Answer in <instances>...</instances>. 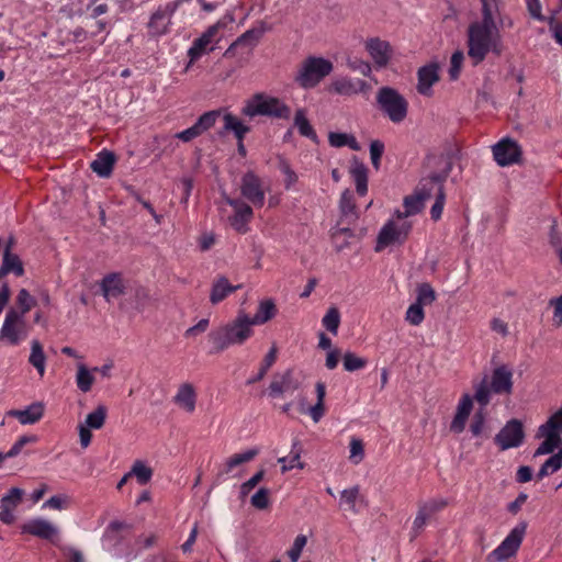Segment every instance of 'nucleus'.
Instances as JSON below:
<instances>
[{
    "mask_svg": "<svg viewBox=\"0 0 562 562\" xmlns=\"http://www.w3.org/2000/svg\"><path fill=\"white\" fill-rule=\"evenodd\" d=\"M513 371L505 364L495 368L491 379L486 376L475 385L474 400L485 408L491 402L492 394H506L513 392Z\"/></svg>",
    "mask_w": 562,
    "mask_h": 562,
    "instance_id": "nucleus-3",
    "label": "nucleus"
},
{
    "mask_svg": "<svg viewBox=\"0 0 562 562\" xmlns=\"http://www.w3.org/2000/svg\"><path fill=\"white\" fill-rule=\"evenodd\" d=\"M333 70L330 60L310 56L302 61L295 75V82L303 89L316 87Z\"/></svg>",
    "mask_w": 562,
    "mask_h": 562,
    "instance_id": "nucleus-5",
    "label": "nucleus"
},
{
    "mask_svg": "<svg viewBox=\"0 0 562 562\" xmlns=\"http://www.w3.org/2000/svg\"><path fill=\"white\" fill-rule=\"evenodd\" d=\"M29 362L37 370L41 376L45 373L46 356L43 350V346L36 339L31 342V355Z\"/></svg>",
    "mask_w": 562,
    "mask_h": 562,
    "instance_id": "nucleus-36",
    "label": "nucleus"
},
{
    "mask_svg": "<svg viewBox=\"0 0 562 562\" xmlns=\"http://www.w3.org/2000/svg\"><path fill=\"white\" fill-rule=\"evenodd\" d=\"M115 164V156L112 151L102 150L95 159L90 164V168L99 177L106 178L112 173Z\"/></svg>",
    "mask_w": 562,
    "mask_h": 562,
    "instance_id": "nucleus-25",
    "label": "nucleus"
},
{
    "mask_svg": "<svg viewBox=\"0 0 562 562\" xmlns=\"http://www.w3.org/2000/svg\"><path fill=\"white\" fill-rule=\"evenodd\" d=\"M254 334L250 316L245 312H238L235 319L228 324L211 330L207 335L212 345L211 353H218L234 345H243Z\"/></svg>",
    "mask_w": 562,
    "mask_h": 562,
    "instance_id": "nucleus-2",
    "label": "nucleus"
},
{
    "mask_svg": "<svg viewBox=\"0 0 562 562\" xmlns=\"http://www.w3.org/2000/svg\"><path fill=\"white\" fill-rule=\"evenodd\" d=\"M447 175L432 173L420 180L415 193L425 202L430 199L434 192L435 195L439 192V187H443Z\"/></svg>",
    "mask_w": 562,
    "mask_h": 562,
    "instance_id": "nucleus-24",
    "label": "nucleus"
},
{
    "mask_svg": "<svg viewBox=\"0 0 562 562\" xmlns=\"http://www.w3.org/2000/svg\"><path fill=\"white\" fill-rule=\"evenodd\" d=\"M105 417L106 407L99 405L93 412L87 415L85 425L92 429H100L104 425Z\"/></svg>",
    "mask_w": 562,
    "mask_h": 562,
    "instance_id": "nucleus-45",
    "label": "nucleus"
},
{
    "mask_svg": "<svg viewBox=\"0 0 562 562\" xmlns=\"http://www.w3.org/2000/svg\"><path fill=\"white\" fill-rule=\"evenodd\" d=\"M463 59H464V55L462 52L457 50L452 54L451 59H450V68H449V77L451 80L458 79L460 71H461V66H462Z\"/></svg>",
    "mask_w": 562,
    "mask_h": 562,
    "instance_id": "nucleus-61",
    "label": "nucleus"
},
{
    "mask_svg": "<svg viewBox=\"0 0 562 562\" xmlns=\"http://www.w3.org/2000/svg\"><path fill=\"white\" fill-rule=\"evenodd\" d=\"M384 151V144L381 140H372L370 144V158L373 167L379 169L380 160Z\"/></svg>",
    "mask_w": 562,
    "mask_h": 562,
    "instance_id": "nucleus-64",
    "label": "nucleus"
},
{
    "mask_svg": "<svg viewBox=\"0 0 562 562\" xmlns=\"http://www.w3.org/2000/svg\"><path fill=\"white\" fill-rule=\"evenodd\" d=\"M102 294L106 301L116 299L124 293V283L119 273H110L102 279Z\"/></svg>",
    "mask_w": 562,
    "mask_h": 562,
    "instance_id": "nucleus-26",
    "label": "nucleus"
},
{
    "mask_svg": "<svg viewBox=\"0 0 562 562\" xmlns=\"http://www.w3.org/2000/svg\"><path fill=\"white\" fill-rule=\"evenodd\" d=\"M446 202V194L443 187H439V192L436 194L435 203L432 204L430 209V216L434 221H438L441 217L443 206Z\"/></svg>",
    "mask_w": 562,
    "mask_h": 562,
    "instance_id": "nucleus-58",
    "label": "nucleus"
},
{
    "mask_svg": "<svg viewBox=\"0 0 562 562\" xmlns=\"http://www.w3.org/2000/svg\"><path fill=\"white\" fill-rule=\"evenodd\" d=\"M328 142L333 147L350 146L352 149H358V144L353 136L345 133H329Z\"/></svg>",
    "mask_w": 562,
    "mask_h": 562,
    "instance_id": "nucleus-50",
    "label": "nucleus"
},
{
    "mask_svg": "<svg viewBox=\"0 0 562 562\" xmlns=\"http://www.w3.org/2000/svg\"><path fill=\"white\" fill-rule=\"evenodd\" d=\"M76 383L78 389L83 393L89 392L94 383V376L85 364L78 366Z\"/></svg>",
    "mask_w": 562,
    "mask_h": 562,
    "instance_id": "nucleus-41",
    "label": "nucleus"
},
{
    "mask_svg": "<svg viewBox=\"0 0 562 562\" xmlns=\"http://www.w3.org/2000/svg\"><path fill=\"white\" fill-rule=\"evenodd\" d=\"M360 494V487L358 485L350 488H346L340 493V505L349 512L356 513V502Z\"/></svg>",
    "mask_w": 562,
    "mask_h": 562,
    "instance_id": "nucleus-42",
    "label": "nucleus"
},
{
    "mask_svg": "<svg viewBox=\"0 0 562 562\" xmlns=\"http://www.w3.org/2000/svg\"><path fill=\"white\" fill-rule=\"evenodd\" d=\"M411 228L412 225L407 222L395 223L394 221H389L382 226L378 235L375 251L379 252L394 244H403Z\"/></svg>",
    "mask_w": 562,
    "mask_h": 562,
    "instance_id": "nucleus-9",
    "label": "nucleus"
},
{
    "mask_svg": "<svg viewBox=\"0 0 562 562\" xmlns=\"http://www.w3.org/2000/svg\"><path fill=\"white\" fill-rule=\"evenodd\" d=\"M527 522H518L505 539L486 557V562H503L516 555L527 530Z\"/></svg>",
    "mask_w": 562,
    "mask_h": 562,
    "instance_id": "nucleus-7",
    "label": "nucleus"
},
{
    "mask_svg": "<svg viewBox=\"0 0 562 562\" xmlns=\"http://www.w3.org/2000/svg\"><path fill=\"white\" fill-rule=\"evenodd\" d=\"M525 439L524 425L519 419L513 418L495 436V443L501 450L517 448L522 445Z\"/></svg>",
    "mask_w": 562,
    "mask_h": 562,
    "instance_id": "nucleus-11",
    "label": "nucleus"
},
{
    "mask_svg": "<svg viewBox=\"0 0 562 562\" xmlns=\"http://www.w3.org/2000/svg\"><path fill=\"white\" fill-rule=\"evenodd\" d=\"M367 359L361 358L353 352H346L342 357L344 369L348 372L361 370L367 366Z\"/></svg>",
    "mask_w": 562,
    "mask_h": 562,
    "instance_id": "nucleus-48",
    "label": "nucleus"
},
{
    "mask_svg": "<svg viewBox=\"0 0 562 562\" xmlns=\"http://www.w3.org/2000/svg\"><path fill=\"white\" fill-rule=\"evenodd\" d=\"M302 445L299 439H294L291 451L288 456L278 459V463L281 464V471L288 472L292 469H303L304 463L301 461Z\"/></svg>",
    "mask_w": 562,
    "mask_h": 562,
    "instance_id": "nucleus-28",
    "label": "nucleus"
},
{
    "mask_svg": "<svg viewBox=\"0 0 562 562\" xmlns=\"http://www.w3.org/2000/svg\"><path fill=\"white\" fill-rule=\"evenodd\" d=\"M424 203L425 202L416 193H414L413 195L406 196L404 199L405 212L404 213L398 212L397 213L398 218H404L409 215L419 213L424 207Z\"/></svg>",
    "mask_w": 562,
    "mask_h": 562,
    "instance_id": "nucleus-43",
    "label": "nucleus"
},
{
    "mask_svg": "<svg viewBox=\"0 0 562 562\" xmlns=\"http://www.w3.org/2000/svg\"><path fill=\"white\" fill-rule=\"evenodd\" d=\"M366 49L373 59L376 68H384L387 66L392 56V48L389 42L379 37L369 38L366 42Z\"/></svg>",
    "mask_w": 562,
    "mask_h": 562,
    "instance_id": "nucleus-18",
    "label": "nucleus"
},
{
    "mask_svg": "<svg viewBox=\"0 0 562 562\" xmlns=\"http://www.w3.org/2000/svg\"><path fill=\"white\" fill-rule=\"evenodd\" d=\"M22 533H29L36 538L47 540L55 546L60 544L59 528L45 518H33L21 526Z\"/></svg>",
    "mask_w": 562,
    "mask_h": 562,
    "instance_id": "nucleus-10",
    "label": "nucleus"
},
{
    "mask_svg": "<svg viewBox=\"0 0 562 562\" xmlns=\"http://www.w3.org/2000/svg\"><path fill=\"white\" fill-rule=\"evenodd\" d=\"M484 409L485 408H483L481 406V409H479L474 414L472 423L470 425V431L472 432V435L474 437L481 436L483 430H484V427H485V413H484Z\"/></svg>",
    "mask_w": 562,
    "mask_h": 562,
    "instance_id": "nucleus-59",
    "label": "nucleus"
},
{
    "mask_svg": "<svg viewBox=\"0 0 562 562\" xmlns=\"http://www.w3.org/2000/svg\"><path fill=\"white\" fill-rule=\"evenodd\" d=\"M225 201L234 209V214L228 217L231 226L237 233L245 234L248 231V223L254 216L251 206L241 200L228 196H225Z\"/></svg>",
    "mask_w": 562,
    "mask_h": 562,
    "instance_id": "nucleus-13",
    "label": "nucleus"
},
{
    "mask_svg": "<svg viewBox=\"0 0 562 562\" xmlns=\"http://www.w3.org/2000/svg\"><path fill=\"white\" fill-rule=\"evenodd\" d=\"M10 272L21 277L24 273V268L18 255L10 252V249H4L2 266L0 268V279Z\"/></svg>",
    "mask_w": 562,
    "mask_h": 562,
    "instance_id": "nucleus-31",
    "label": "nucleus"
},
{
    "mask_svg": "<svg viewBox=\"0 0 562 562\" xmlns=\"http://www.w3.org/2000/svg\"><path fill=\"white\" fill-rule=\"evenodd\" d=\"M334 90L342 95H351L364 92L368 83L362 79L341 78L333 82Z\"/></svg>",
    "mask_w": 562,
    "mask_h": 562,
    "instance_id": "nucleus-27",
    "label": "nucleus"
},
{
    "mask_svg": "<svg viewBox=\"0 0 562 562\" xmlns=\"http://www.w3.org/2000/svg\"><path fill=\"white\" fill-rule=\"evenodd\" d=\"M552 435L555 439H561L562 434V406L552 414L548 420L542 424L537 431L536 436Z\"/></svg>",
    "mask_w": 562,
    "mask_h": 562,
    "instance_id": "nucleus-30",
    "label": "nucleus"
},
{
    "mask_svg": "<svg viewBox=\"0 0 562 562\" xmlns=\"http://www.w3.org/2000/svg\"><path fill=\"white\" fill-rule=\"evenodd\" d=\"M241 195L255 207H261L265 204V191L261 180L252 171H247L240 183Z\"/></svg>",
    "mask_w": 562,
    "mask_h": 562,
    "instance_id": "nucleus-14",
    "label": "nucleus"
},
{
    "mask_svg": "<svg viewBox=\"0 0 562 562\" xmlns=\"http://www.w3.org/2000/svg\"><path fill=\"white\" fill-rule=\"evenodd\" d=\"M69 497L66 495H54L49 497L44 504L43 508H49L55 510H63L67 508Z\"/></svg>",
    "mask_w": 562,
    "mask_h": 562,
    "instance_id": "nucleus-63",
    "label": "nucleus"
},
{
    "mask_svg": "<svg viewBox=\"0 0 562 562\" xmlns=\"http://www.w3.org/2000/svg\"><path fill=\"white\" fill-rule=\"evenodd\" d=\"M307 539L304 535H300L294 539V542L291 549L288 551V555L291 562H297L300 555L302 553L303 548L305 547Z\"/></svg>",
    "mask_w": 562,
    "mask_h": 562,
    "instance_id": "nucleus-62",
    "label": "nucleus"
},
{
    "mask_svg": "<svg viewBox=\"0 0 562 562\" xmlns=\"http://www.w3.org/2000/svg\"><path fill=\"white\" fill-rule=\"evenodd\" d=\"M276 304L273 303L272 300L261 301L258 306L257 313L252 317H250V322L252 326L262 325L270 321L276 315Z\"/></svg>",
    "mask_w": 562,
    "mask_h": 562,
    "instance_id": "nucleus-35",
    "label": "nucleus"
},
{
    "mask_svg": "<svg viewBox=\"0 0 562 562\" xmlns=\"http://www.w3.org/2000/svg\"><path fill=\"white\" fill-rule=\"evenodd\" d=\"M126 525L122 521H112L105 529L102 541L105 546L108 542H119V531L125 528Z\"/></svg>",
    "mask_w": 562,
    "mask_h": 562,
    "instance_id": "nucleus-56",
    "label": "nucleus"
},
{
    "mask_svg": "<svg viewBox=\"0 0 562 562\" xmlns=\"http://www.w3.org/2000/svg\"><path fill=\"white\" fill-rule=\"evenodd\" d=\"M376 103L380 110L393 123H401L407 116L408 102L394 88L382 87L376 92Z\"/></svg>",
    "mask_w": 562,
    "mask_h": 562,
    "instance_id": "nucleus-6",
    "label": "nucleus"
},
{
    "mask_svg": "<svg viewBox=\"0 0 562 562\" xmlns=\"http://www.w3.org/2000/svg\"><path fill=\"white\" fill-rule=\"evenodd\" d=\"M339 207L341 212V221L352 223L358 218L353 194L350 190H345L340 196Z\"/></svg>",
    "mask_w": 562,
    "mask_h": 562,
    "instance_id": "nucleus-33",
    "label": "nucleus"
},
{
    "mask_svg": "<svg viewBox=\"0 0 562 562\" xmlns=\"http://www.w3.org/2000/svg\"><path fill=\"white\" fill-rule=\"evenodd\" d=\"M223 122L224 130L233 132L237 140H244L246 134L250 131L249 126L245 125L237 116L229 112L223 115Z\"/></svg>",
    "mask_w": 562,
    "mask_h": 562,
    "instance_id": "nucleus-34",
    "label": "nucleus"
},
{
    "mask_svg": "<svg viewBox=\"0 0 562 562\" xmlns=\"http://www.w3.org/2000/svg\"><path fill=\"white\" fill-rule=\"evenodd\" d=\"M350 175L356 183V190L359 195L368 192V168L367 166L355 159L350 167Z\"/></svg>",
    "mask_w": 562,
    "mask_h": 562,
    "instance_id": "nucleus-29",
    "label": "nucleus"
},
{
    "mask_svg": "<svg viewBox=\"0 0 562 562\" xmlns=\"http://www.w3.org/2000/svg\"><path fill=\"white\" fill-rule=\"evenodd\" d=\"M196 391L193 384L186 382L179 385L173 402L187 413H193L196 406Z\"/></svg>",
    "mask_w": 562,
    "mask_h": 562,
    "instance_id": "nucleus-21",
    "label": "nucleus"
},
{
    "mask_svg": "<svg viewBox=\"0 0 562 562\" xmlns=\"http://www.w3.org/2000/svg\"><path fill=\"white\" fill-rule=\"evenodd\" d=\"M277 360V347L272 346L269 352L265 356L263 361L260 366L259 372L247 380V384H255L262 380L267 374L268 370L272 367V364Z\"/></svg>",
    "mask_w": 562,
    "mask_h": 562,
    "instance_id": "nucleus-39",
    "label": "nucleus"
},
{
    "mask_svg": "<svg viewBox=\"0 0 562 562\" xmlns=\"http://www.w3.org/2000/svg\"><path fill=\"white\" fill-rule=\"evenodd\" d=\"M218 41L220 37L216 26L210 25L198 38L193 41L191 47L188 49V57L190 58L189 65L196 61L207 52H212L214 48H209V45Z\"/></svg>",
    "mask_w": 562,
    "mask_h": 562,
    "instance_id": "nucleus-15",
    "label": "nucleus"
},
{
    "mask_svg": "<svg viewBox=\"0 0 562 562\" xmlns=\"http://www.w3.org/2000/svg\"><path fill=\"white\" fill-rule=\"evenodd\" d=\"M259 453V449H249L241 453H236L232 456L229 459L225 462V472L229 473L234 468L251 461L257 454Z\"/></svg>",
    "mask_w": 562,
    "mask_h": 562,
    "instance_id": "nucleus-40",
    "label": "nucleus"
},
{
    "mask_svg": "<svg viewBox=\"0 0 562 562\" xmlns=\"http://www.w3.org/2000/svg\"><path fill=\"white\" fill-rule=\"evenodd\" d=\"M279 169L284 176V186L286 189H290L293 184L296 183L297 175L285 159H280Z\"/></svg>",
    "mask_w": 562,
    "mask_h": 562,
    "instance_id": "nucleus-57",
    "label": "nucleus"
},
{
    "mask_svg": "<svg viewBox=\"0 0 562 562\" xmlns=\"http://www.w3.org/2000/svg\"><path fill=\"white\" fill-rule=\"evenodd\" d=\"M430 517H431V515H429L419 504L416 517L413 521L412 531H411L413 539L420 535V532L424 530V528L427 524V520Z\"/></svg>",
    "mask_w": 562,
    "mask_h": 562,
    "instance_id": "nucleus-52",
    "label": "nucleus"
},
{
    "mask_svg": "<svg viewBox=\"0 0 562 562\" xmlns=\"http://www.w3.org/2000/svg\"><path fill=\"white\" fill-rule=\"evenodd\" d=\"M221 116V110H212L202 114L194 123L199 128L200 133H204L210 130Z\"/></svg>",
    "mask_w": 562,
    "mask_h": 562,
    "instance_id": "nucleus-51",
    "label": "nucleus"
},
{
    "mask_svg": "<svg viewBox=\"0 0 562 562\" xmlns=\"http://www.w3.org/2000/svg\"><path fill=\"white\" fill-rule=\"evenodd\" d=\"M561 468H562V454H552L541 465L536 477L538 480H542L546 476H549V475L558 472Z\"/></svg>",
    "mask_w": 562,
    "mask_h": 562,
    "instance_id": "nucleus-38",
    "label": "nucleus"
},
{
    "mask_svg": "<svg viewBox=\"0 0 562 562\" xmlns=\"http://www.w3.org/2000/svg\"><path fill=\"white\" fill-rule=\"evenodd\" d=\"M36 304V299L30 294L26 289H21L16 295V305L19 306L18 313H21L22 317L31 311Z\"/></svg>",
    "mask_w": 562,
    "mask_h": 562,
    "instance_id": "nucleus-44",
    "label": "nucleus"
},
{
    "mask_svg": "<svg viewBox=\"0 0 562 562\" xmlns=\"http://www.w3.org/2000/svg\"><path fill=\"white\" fill-rule=\"evenodd\" d=\"M240 288V284L232 285L228 279L224 276L216 277L212 282L210 302L213 305H216Z\"/></svg>",
    "mask_w": 562,
    "mask_h": 562,
    "instance_id": "nucleus-23",
    "label": "nucleus"
},
{
    "mask_svg": "<svg viewBox=\"0 0 562 562\" xmlns=\"http://www.w3.org/2000/svg\"><path fill=\"white\" fill-rule=\"evenodd\" d=\"M241 114L248 117L268 116L278 120H289L291 109L282 100L266 93H256L245 102Z\"/></svg>",
    "mask_w": 562,
    "mask_h": 562,
    "instance_id": "nucleus-4",
    "label": "nucleus"
},
{
    "mask_svg": "<svg viewBox=\"0 0 562 562\" xmlns=\"http://www.w3.org/2000/svg\"><path fill=\"white\" fill-rule=\"evenodd\" d=\"M294 125L299 130V133L302 136L307 137L313 142H317V135H316L313 126L310 124V122L306 117L305 111L303 109H299L295 112Z\"/></svg>",
    "mask_w": 562,
    "mask_h": 562,
    "instance_id": "nucleus-37",
    "label": "nucleus"
},
{
    "mask_svg": "<svg viewBox=\"0 0 562 562\" xmlns=\"http://www.w3.org/2000/svg\"><path fill=\"white\" fill-rule=\"evenodd\" d=\"M251 505L257 509H266L269 506V490L259 488L250 499Z\"/></svg>",
    "mask_w": 562,
    "mask_h": 562,
    "instance_id": "nucleus-60",
    "label": "nucleus"
},
{
    "mask_svg": "<svg viewBox=\"0 0 562 562\" xmlns=\"http://www.w3.org/2000/svg\"><path fill=\"white\" fill-rule=\"evenodd\" d=\"M436 300V293L429 283H422L417 288L416 302L424 305H429Z\"/></svg>",
    "mask_w": 562,
    "mask_h": 562,
    "instance_id": "nucleus-54",
    "label": "nucleus"
},
{
    "mask_svg": "<svg viewBox=\"0 0 562 562\" xmlns=\"http://www.w3.org/2000/svg\"><path fill=\"white\" fill-rule=\"evenodd\" d=\"M501 53L499 35L495 27L490 9H485L481 23H473L469 27V56L474 65L484 60L488 52Z\"/></svg>",
    "mask_w": 562,
    "mask_h": 562,
    "instance_id": "nucleus-1",
    "label": "nucleus"
},
{
    "mask_svg": "<svg viewBox=\"0 0 562 562\" xmlns=\"http://www.w3.org/2000/svg\"><path fill=\"white\" fill-rule=\"evenodd\" d=\"M131 476H136L139 484L148 483L153 476V470L147 467L143 461H135L131 471Z\"/></svg>",
    "mask_w": 562,
    "mask_h": 562,
    "instance_id": "nucleus-47",
    "label": "nucleus"
},
{
    "mask_svg": "<svg viewBox=\"0 0 562 562\" xmlns=\"http://www.w3.org/2000/svg\"><path fill=\"white\" fill-rule=\"evenodd\" d=\"M492 151L494 160L501 167L518 164L522 154L518 143L508 137L497 142L492 147Z\"/></svg>",
    "mask_w": 562,
    "mask_h": 562,
    "instance_id": "nucleus-12",
    "label": "nucleus"
},
{
    "mask_svg": "<svg viewBox=\"0 0 562 562\" xmlns=\"http://www.w3.org/2000/svg\"><path fill=\"white\" fill-rule=\"evenodd\" d=\"M29 335L25 318L18 310L10 308L0 329V344L5 341L10 346L20 345Z\"/></svg>",
    "mask_w": 562,
    "mask_h": 562,
    "instance_id": "nucleus-8",
    "label": "nucleus"
},
{
    "mask_svg": "<svg viewBox=\"0 0 562 562\" xmlns=\"http://www.w3.org/2000/svg\"><path fill=\"white\" fill-rule=\"evenodd\" d=\"M322 324L328 331L337 335L340 324L339 311L336 307H330L323 317Z\"/></svg>",
    "mask_w": 562,
    "mask_h": 562,
    "instance_id": "nucleus-49",
    "label": "nucleus"
},
{
    "mask_svg": "<svg viewBox=\"0 0 562 562\" xmlns=\"http://www.w3.org/2000/svg\"><path fill=\"white\" fill-rule=\"evenodd\" d=\"M45 413V405L43 402H33L21 409H10L5 413V417L15 418L21 425H35L43 417Z\"/></svg>",
    "mask_w": 562,
    "mask_h": 562,
    "instance_id": "nucleus-17",
    "label": "nucleus"
},
{
    "mask_svg": "<svg viewBox=\"0 0 562 562\" xmlns=\"http://www.w3.org/2000/svg\"><path fill=\"white\" fill-rule=\"evenodd\" d=\"M425 318V313L423 305L415 302L406 311L405 319L414 326H418L423 323Z\"/></svg>",
    "mask_w": 562,
    "mask_h": 562,
    "instance_id": "nucleus-53",
    "label": "nucleus"
},
{
    "mask_svg": "<svg viewBox=\"0 0 562 562\" xmlns=\"http://www.w3.org/2000/svg\"><path fill=\"white\" fill-rule=\"evenodd\" d=\"M267 31L266 24L259 22L258 26L247 30L235 40V45L254 48Z\"/></svg>",
    "mask_w": 562,
    "mask_h": 562,
    "instance_id": "nucleus-32",
    "label": "nucleus"
},
{
    "mask_svg": "<svg viewBox=\"0 0 562 562\" xmlns=\"http://www.w3.org/2000/svg\"><path fill=\"white\" fill-rule=\"evenodd\" d=\"M38 440L36 435H23L16 439V441L12 445L10 450L8 451V456L14 458L19 456L23 448L29 443H35Z\"/></svg>",
    "mask_w": 562,
    "mask_h": 562,
    "instance_id": "nucleus-55",
    "label": "nucleus"
},
{
    "mask_svg": "<svg viewBox=\"0 0 562 562\" xmlns=\"http://www.w3.org/2000/svg\"><path fill=\"white\" fill-rule=\"evenodd\" d=\"M537 438H543V441L536 449V451L533 453L535 458L544 456V454H551L561 445V439H555L550 434H548V436H537Z\"/></svg>",
    "mask_w": 562,
    "mask_h": 562,
    "instance_id": "nucleus-46",
    "label": "nucleus"
},
{
    "mask_svg": "<svg viewBox=\"0 0 562 562\" xmlns=\"http://www.w3.org/2000/svg\"><path fill=\"white\" fill-rule=\"evenodd\" d=\"M24 492L20 487H12L0 499V521L12 525L15 520L14 510L21 504Z\"/></svg>",
    "mask_w": 562,
    "mask_h": 562,
    "instance_id": "nucleus-16",
    "label": "nucleus"
},
{
    "mask_svg": "<svg viewBox=\"0 0 562 562\" xmlns=\"http://www.w3.org/2000/svg\"><path fill=\"white\" fill-rule=\"evenodd\" d=\"M300 381L294 378L292 370H286L283 374L276 376L269 385L270 395L276 397L283 393L294 392L300 387Z\"/></svg>",
    "mask_w": 562,
    "mask_h": 562,
    "instance_id": "nucleus-20",
    "label": "nucleus"
},
{
    "mask_svg": "<svg viewBox=\"0 0 562 562\" xmlns=\"http://www.w3.org/2000/svg\"><path fill=\"white\" fill-rule=\"evenodd\" d=\"M473 408V398L469 394H463L459 400L456 415L450 424V430L454 434H461Z\"/></svg>",
    "mask_w": 562,
    "mask_h": 562,
    "instance_id": "nucleus-19",
    "label": "nucleus"
},
{
    "mask_svg": "<svg viewBox=\"0 0 562 562\" xmlns=\"http://www.w3.org/2000/svg\"><path fill=\"white\" fill-rule=\"evenodd\" d=\"M417 91L423 95L431 94V87L439 80L438 66L429 64L418 70Z\"/></svg>",
    "mask_w": 562,
    "mask_h": 562,
    "instance_id": "nucleus-22",
    "label": "nucleus"
}]
</instances>
